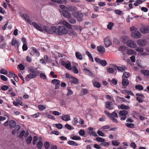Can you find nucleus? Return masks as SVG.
Returning a JSON list of instances; mask_svg holds the SVG:
<instances>
[{
    "label": "nucleus",
    "mask_w": 149,
    "mask_h": 149,
    "mask_svg": "<svg viewBox=\"0 0 149 149\" xmlns=\"http://www.w3.org/2000/svg\"><path fill=\"white\" fill-rule=\"evenodd\" d=\"M56 24L57 25L61 24L63 26H59L58 27V31L57 34L59 35H66L68 33V30L65 27L68 29H71L72 28V26L68 22L64 20H60L58 21Z\"/></svg>",
    "instance_id": "nucleus-1"
},
{
    "label": "nucleus",
    "mask_w": 149,
    "mask_h": 149,
    "mask_svg": "<svg viewBox=\"0 0 149 149\" xmlns=\"http://www.w3.org/2000/svg\"><path fill=\"white\" fill-rule=\"evenodd\" d=\"M131 31H132L131 36L135 38H141L142 35L137 30V29L134 26H132L130 28Z\"/></svg>",
    "instance_id": "nucleus-2"
},
{
    "label": "nucleus",
    "mask_w": 149,
    "mask_h": 149,
    "mask_svg": "<svg viewBox=\"0 0 149 149\" xmlns=\"http://www.w3.org/2000/svg\"><path fill=\"white\" fill-rule=\"evenodd\" d=\"M104 112L111 120L116 123H118L117 120L114 117L118 118V115L116 113L113 112L111 113H110L109 112L106 110L104 111Z\"/></svg>",
    "instance_id": "nucleus-3"
},
{
    "label": "nucleus",
    "mask_w": 149,
    "mask_h": 149,
    "mask_svg": "<svg viewBox=\"0 0 149 149\" xmlns=\"http://www.w3.org/2000/svg\"><path fill=\"white\" fill-rule=\"evenodd\" d=\"M72 16L77 18L79 21H81L82 20V18L83 17V14L79 11H75L72 13Z\"/></svg>",
    "instance_id": "nucleus-4"
},
{
    "label": "nucleus",
    "mask_w": 149,
    "mask_h": 149,
    "mask_svg": "<svg viewBox=\"0 0 149 149\" xmlns=\"http://www.w3.org/2000/svg\"><path fill=\"white\" fill-rule=\"evenodd\" d=\"M139 31L141 33L146 34L149 32V29L147 26L143 24H141L139 28Z\"/></svg>",
    "instance_id": "nucleus-5"
},
{
    "label": "nucleus",
    "mask_w": 149,
    "mask_h": 149,
    "mask_svg": "<svg viewBox=\"0 0 149 149\" xmlns=\"http://www.w3.org/2000/svg\"><path fill=\"white\" fill-rule=\"evenodd\" d=\"M37 68H35L31 66L29 67L28 70L30 72L32 73V74L36 75V76H37L38 75L40 71L39 70H37Z\"/></svg>",
    "instance_id": "nucleus-6"
},
{
    "label": "nucleus",
    "mask_w": 149,
    "mask_h": 149,
    "mask_svg": "<svg viewBox=\"0 0 149 149\" xmlns=\"http://www.w3.org/2000/svg\"><path fill=\"white\" fill-rule=\"evenodd\" d=\"M95 59L96 62L100 64L103 66H105L107 64V62L105 60H102L97 57H96Z\"/></svg>",
    "instance_id": "nucleus-7"
},
{
    "label": "nucleus",
    "mask_w": 149,
    "mask_h": 149,
    "mask_svg": "<svg viewBox=\"0 0 149 149\" xmlns=\"http://www.w3.org/2000/svg\"><path fill=\"white\" fill-rule=\"evenodd\" d=\"M126 45L131 48H135L136 47V45L134 42L132 40H129L126 42Z\"/></svg>",
    "instance_id": "nucleus-8"
},
{
    "label": "nucleus",
    "mask_w": 149,
    "mask_h": 149,
    "mask_svg": "<svg viewBox=\"0 0 149 149\" xmlns=\"http://www.w3.org/2000/svg\"><path fill=\"white\" fill-rule=\"evenodd\" d=\"M104 44L107 47H108L111 44V41L109 37L105 38L104 39Z\"/></svg>",
    "instance_id": "nucleus-9"
},
{
    "label": "nucleus",
    "mask_w": 149,
    "mask_h": 149,
    "mask_svg": "<svg viewBox=\"0 0 149 149\" xmlns=\"http://www.w3.org/2000/svg\"><path fill=\"white\" fill-rule=\"evenodd\" d=\"M31 25H32L35 29L39 31H43V29L41 26L38 24L36 22H32Z\"/></svg>",
    "instance_id": "nucleus-10"
},
{
    "label": "nucleus",
    "mask_w": 149,
    "mask_h": 149,
    "mask_svg": "<svg viewBox=\"0 0 149 149\" xmlns=\"http://www.w3.org/2000/svg\"><path fill=\"white\" fill-rule=\"evenodd\" d=\"M128 114L127 111L125 110H123L120 111L119 112V115L122 116V117L121 119L125 120L127 118L126 115Z\"/></svg>",
    "instance_id": "nucleus-11"
},
{
    "label": "nucleus",
    "mask_w": 149,
    "mask_h": 149,
    "mask_svg": "<svg viewBox=\"0 0 149 149\" xmlns=\"http://www.w3.org/2000/svg\"><path fill=\"white\" fill-rule=\"evenodd\" d=\"M97 48L98 52L100 54H103L105 52V48L102 46H99Z\"/></svg>",
    "instance_id": "nucleus-12"
},
{
    "label": "nucleus",
    "mask_w": 149,
    "mask_h": 149,
    "mask_svg": "<svg viewBox=\"0 0 149 149\" xmlns=\"http://www.w3.org/2000/svg\"><path fill=\"white\" fill-rule=\"evenodd\" d=\"M105 107L107 109L111 110L113 109V104L112 102H105Z\"/></svg>",
    "instance_id": "nucleus-13"
},
{
    "label": "nucleus",
    "mask_w": 149,
    "mask_h": 149,
    "mask_svg": "<svg viewBox=\"0 0 149 149\" xmlns=\"http://www.w3.org/2000/svg\"><path fill=\"white\" fill-rule=\"evenodd\" d=\"M61 64L63 65L67 69L70 70L72 69L71 64L69 62H65L63 61L61 62Z\"/></svg>",
    "instance_id": "nucleus-14"
},
{
    "label": "nucleus",
    "mask_w": 149,
    "mask_h": 149,
    "mask_svg": "<svg viewBox=\"0 0 149 149\" xmlns=\"http://www.w3.org/2000/svg\"><path fill=\"white\" fill-rule=\"evenodd\" d=\"M137 43L139 46L141 47L145 46L147 44V42L144 40H138L137 41Z\"/></svg>",
    "instance_id": "nucleus-15"
},
{
    "label": "nucleus",
    "mask_w": 149,
    "mask_h": 149,
    "mask_svg": "<svg viewBox=\"0 0 149 149\" xmlns=\"http://www.w3.org/2000/svg\"><path fill=\"white\" fill-rule=\"evenodd\" d=\"M136 95L137 96L136 97L137 100L139 102H142L143 99L144 98V95L141 93H137Z\"/></svg>",
    "instance_id": "nucleus-16"
},
{
    "label": "nucleus",
    "mask_w": 149,
    "mask_h": 149,
    "mask_svg": "<svg viewBox=\"0 0 149 149\" xmlns=\"http://www.w3.org/2000/svg\"><path fill=\"white\" fill-rule=\"evenodd\" d=\"M29 134V133L27 131L22 130L20 133L19 137L20 138L24 136L26 137Z\"/></svg>",
    "instance_id": "nucleus-17"
},
{
    "label": "nucleus",
    "mask_w": 149,
    "mask_h": 149,
    "mask_svg": "<svg viewBox=\"0 0 149 149\" xmlns=\"http://www.w3.org/2000/svg\"><path fill=\"white\" fill-rule=\"evenodd\" d=\"M67 9L70 11H76L77 10V7L73 5H68L67 6Z\"/></svg>",
    "instance_id": "nucleus-18"
},
{
    "label": "nucleus",
    "mask_w": 149,
    "mask_h": 149,
    "mask_svg": "<svg viewBox=\"0 0 149 149\" xmlns=\"http://www.w3.org/2000/svg\"><path fill=\"white\" fill-rule=\"evenodd\" d=\"M20 127L19 125H16L15 126V129L12 132L13 134H15V133H17L20 131Z\"/></svg>",
    "instance_id": "nucleus-19"
},
{
    "label": "nucleus",
    "mask_w": 149,
    "mask_h": 149,
    "mask_svg": "<svg viewBox=\"0 0 149 149\" xmlns=\"http://www.w3.org/2000/svg\"><path fill=\"white\" fill-rule=\"evenodd\" d=\"M129 40V37L125 36H121L120 38V40L124 43H126V42Z\"/></svg>",
    "instance_id": "nucleus-20"
},
{
    "label": "nucleus",
    "mask_w": 149,
    "mask_h": 149,
    "mask_svg": "<svg viewBox=\"0 0 149 149\" xmlns=\"http://www.w3.org/2000/svg\"><path fill=\"white\" fill-rule=\"evenodd\" d=\"M115 69L116 70H117L119 72H123L126 69V68L124 66H123L122 67L119 66H116L115 67Z\"/></svg>",
    "instance_id": "nucleus-21"
},
{
    "label": "nucleus",
    "mask_w": 149,
    "mask_h": 149,
    "mask_svg": "<svg viewBox=\"0 0 149 149\" xmlns=\"http://www.w3.org/2000/svg\"><path fill=\"white\" fill-rule=\"evenodd\" d=\"M22 17L26 20V21L30 24H31L32 21L30 20L29 17L26 14L22 15Z\"/></svg>",
    "instance_id": "nucleus-22"
},
{
    "label": "nucleus",
    "mask_w": 149,
    "mask_h": 149,
    "mask_svg": "<svg viewBox=\"0 0 149 149\" xmlns=\"http://www.w3.org/2000/svg\"><path fill=\"white\" fill-rule=\"evenodd\" d=\"M36 75H34L32 74H28L25 77V79L27 81H28L31 79L33 78H36Z\"/></svg>",
    "instance_id": "nucleus-23"
},
{
    "label": "nucleus",
    "mask_w": 149,
    "mask_h": 149,
    "mask_svg": "<svg viewBox=\"0 0 149 149\" xmlns=\"http://www.w3.org/2000/svg\"><path fill=\"white\" fill-rule=\"evenodd\" d=\"M68 35L71 36H76L77 35V34L75 31L73 30H68Z\"/></svg>",
    "instance_id": "nucleus-24"
},
{
    "label": "nucleus",
    "mask_w": 149,
    "mask_h": 149,
    "mask_svg": "<svg viewBox=\"0 0 149 149\" xmlns=\"http://www.w3.org/2000/svg\"><path fill=\"white\" fill-rule=\"evenodd\" d=\"M122 84L124 86H127L129 84L127 78L126 77L125 78L122 77Z\"/></svg>",
    "instance_id": "nucleus-25"
},
{
    "label": "nucleus",
    "mask_w": 149,
    "mask_h": 149,
    "mask_svg": "<svg viewBox=\"0 0 149 149\" xmlns=\"http://www.w3.org/2000/svg\"><path fill=\"white\" fill-rule=\"evenodd\" d=\"M63 15L65 17L68 19L72 17L71 14L67 11H64L63 13Z\"/></svg>",
    "instance_id": "nucleus-26"
},
{
    "label": "nucleus",
    "mask_w": 149,
    "mask_h": 149,
    "mask_svg": "<svg viewBox=\"0 0 149 149\" xmlns=\"http://www.w3.org/2000/svg\"><path fill=\"white\" fill-rule=\"evenodd\" d=\"M61 119L64 121H67L70 120V117L68 114L64 115L61 118Z\"/></svg>",
    "instance_id": "nucleus-27"
},
{
    "label": "nucleus",
    "mask_w": 149,
    "mask_h": 149,
    "mask_svg": "<svg viewBox=\"0 0 149 149\" xmlns=\"http://www.w3.org/2000/svg\"><path fill=\"white\" fill-rule=\"evenodd\" d=\"M50 31H51V33L50 34H53V33H55L57 34V32L58 31V27L57 28L56 27L54 26H52L50 28Z\"/></svg>",
    "instance_id": "nucleus-28"
},
{
    "label": "nucleus",
    "mask_w": 149,
    "mask_h": 149,
    "mask_svg": "<svg viewBox=\"0 0 149 149\" xmlns=\"http://www.w3.org/2000/svg\"><path fill=\"white\" fill-rule=\"evenodd\" d=\"M16 125V122L13 120H11L9 122V125L10 128H13Z\"/></svg>",
    "instance_id": "nucleus-29"
},
{
    "label": "nucleus",
    "mask_w": 149,
    "mask_h": 149,
    "mask_svg": "<svg viewBox=\"0 0 149 149\" xmlns=\"http://www.w3.org/2000/svg\"><path fill=\"white\" fill-rule=\"evenodd\" d=\"M71 82L72 83H74L75 84H77L78 83V79L75 77H70Z\"/></svg>",
    "instance_id": "nucleus-30"
},
{
    "label": "nucleus",
    "mask_w": 149,
    "mask_h": 149,
    "mask_svg": "<svg viewBox=\"0 0 149 149\" xmlns=\"http://www.w3.org/2000/svg\"><path fill=\"white\" fill-rule=\"evenodd\" d=\"M39 141L38 143L37 147L38 148H41L43 145L42 143V142L41 139L40 137L39 138Z\"/></svg>",
    "instance_id": "nucleus-31"
},
{
    "label": "nucleus",
    "mask_w": 149,
    "mask_h": 149,
    "mask_svg": "<svg viewBox=\"0 0 149 149\" xmlns=\"http://www.w3.org/2000/svg\"><path fill=\"white\" fill-rule=\"evenodd\" d=\"M43 29V30H45V31L48 33L50 34V33H51V31H50V28L46 26H44Z\"/></svg>",
    "instance_id": "nucleus-32"
},
{
    "label": "nucleus",
    "mask_w": 149,
    "mask_h": 149,
    "mask_svg": "<svg viewBox=\"0 0 149 149\" xmlns=\"http://www.w3.org/2000/svg\"><path fill=\"white\" fill-rule=\"evenodd\" d=\"M68 22L71 24H74L76 22V21L75 19L71 17L70 18H68Z\"/></svg>",
    "instance_id": "nucleus-33"
},
{
    "label": "nucleus",
    "mask_w": 149,
    "mask_h": 149,
    "mask_svg": "<svg viewBox=\"0 0 149 149\" xmlns=\"http://www.w3.org/2000/svg\"><path fill=\"white\" fill-rule=\"evenodd\" d=\"M32 140V137L31 136H30L26 138V140L27 144H30L31 141Z\"/></svg>",
    "instance_id": "nucleus-34"
},
{
    "label": "nucleus",
    "mask_w": 149,
    "mask_h": 149,
    "mask_svg": "<svg viewBox=\"0 0 149 149\" xmlns=\"http://www.w3.org/2000/svg\"><path fill=\"white\" fill-rule=\"evenodd\" d=\"M68 143L69 144L73 146H77L78 145L77 143L72 141H68Z\"/></svg>",
    "instance_id": "nucleus-35"
},
{
    "label": "nucleus",
    "mask_w": 149,
    "mask_h": 149,
    "mask_svg": "<svg viewBox=\"0 0 149 149\" xmlns=\"http://www.w3.org/2000/svg\"><path fill=\"white\" fill-rule=\"evenodd\" d=\"M51 83L55 85L59 84L60 83V81L57 79H54L51 81Z\"/></svg>",
    "instance_id": "nucleus-36"
},
{
    "label": "nucleus",
    "mask_w": 149,
    "mask_h": 149,
    "mask_svg": "<svg viewBox=\"0 0 149 149\" xmlns=\"http://www.w3.org/2000/svg\"><path fill=\"white\" fill-rule=\"evenodd\" d=\"M114 26V23L112 22H110L108 25H107V28L109 30H111L112 27Z\"/></svg>",
    "instance_id": "nucleus-37"
},
{
    "label": "nucleus",
    "mask_w": 149,
    "mask_h": 149,
    "mask_svg": "<svg viewBox=\"0 0 149 149\" xmlns=\"http://www.w3.org/2000/svg\"><path fill=\"white\" fill-rule=\"evenodd\" d=\"M75 55L77 58L80 60H81L82 59V55L80 53L77 52L75 53Z\"/></svg>",
    "instance_id": "nucleus-38"
},
{
    "label": "nucleus",
    "mask_w": 149,
    "mask_h": 149,
    "mask_svg": "<svg viewBox=\"0 0 149 149\" xmlns=\"http://www.w3.org/2000/svg\"><path fill=\"white\" fill-rule=\"evenodd\" d=\"M79 119L77 118H75L72 120V123L74 125H77L79 122Z\"/></svg>",
    "instance_id": "nucleus-39"
},
{
    "label": "nucleus",
    "mask_w": 149,
    "mask_h": 149,
    "mask_svg": "<svg viewBox=\"0 0 149 149\" xmlns=\"http://www.w3.org/2000/svg\"><path fill=\"white\" fill-rule=\"evenodd\" d=\"M96 140L97 141L103 143V142H104L105 141V140L104 139L100 137H96Z\"/></svg>",
    "instance_id": "nucleus-40"
},
{
    "label": "nucleus",
    "mask_w": 149,
    "mask_h": 149,
    "mask_svg": "<svg viewBox=\"0 0 149 149\" xmlns=\"http://www.w3.org/2000/svg\"><path fill=\"white\" fill-rule=\"evenodd\" d=\"M130 77V74L129 72H124L123 74L122 77L123 78H127Z\"/></svg>",
    "instance_id": "nucleus-41"
},
{
    "label": "nucleus",
    "mask_w": 149,
    "mask_h": 149,
    "mask_svg": "<svg viewBox=\"0 0 149 149\" xmlns=\"http://www.w3.org/2000/svg\"><path fill=\"white\" fill-rule=\"evenodd\" d=\"M127 53L128 54L131 55L132 54H135L136 53L132 49H130L127 52Z\"/></svg>",
    "instance_id": "nucleus-42"
},
{
    "label": "nucleus",
    "mask_w": 149,
    "mask_h": 149,
    "mask_svg": "<svg viewBox=\"0 0 149 149\" xmlns=\"http://www.w3.org/2000/svg\"><path fill=\"white\" fill-rule=\"evenodd\" d=\"M142 73L145 75H149V70H143L141 71Z\"/></svg>",
    "instance_id": "nucleus-43"
},
{
    "label": "nucleus",
    "mask_w": 149,
    "mask_h": 149,
    "mask_svg": "<svg viewBox=\"0 0 149 149\" xmlns=\"http://www.w3.org/2000/svg\"><path fill=\"white\" fill-rule=\"evenodd\" d=\"M120 108L122 109L127 110L129 109L130 107L126 105H125L123 104H122L120 105Z\"/></svg>",
    "instance_id": "nucleus-44"
},
{
    "label": "nucleus",
    "mask_w": 149,
    "mask_h": 149,
    "mask_svg": "<svg viewBox=\"0 0 149 149\" xmlns=\"http://www.w3.org/2000/svg\"><path fill=\"white\" fill-rule=\"evenodd\" d=\"M73 27L74 29L79 30V32H80L82 30L81 28L79 26L74 25Z\"/></svg>",
    "instance_id": "nucleus-45"
},
{
    "label": "nucleus",
    "mask_w": 149,
    "mask_h": 149,
    "mask_svg": "<svg viewBox=\"0 0 149 149\" xmlns=\"http://www.w3.org/2000/svg\"><path fill=\"white\" fill-rule=\"evenodd\" d=\"M0 73L1 74L6 75L8 73V72L5 69H2L0 70Z\"/></svg>",
    "instance_id": "nucleus-46"
},
{
    "label": "nucleus",
    "mask_w": 149,
    "mask_h": 149,
    "mask_svg": "<svg viewBox=\"0 0 149 149\" xmlns=\"http://www.w3.org/2000/svg\"><path fill=\"white\" fill-rule=\"evenodd\" d=\"M109 145V143L108 142H103V143H100V145L103 146L105 147H107Z\"/></svg>",
    "instance_id": "nucleus-47"
},
{
    "label": "nucleus",
    "mask_w": 149,
    "mask_h": 149,
    "mask_svg": "<svg viewBox=\"0 0 149 149\" xmlns=\"http://www.w3.org/2000/svg\"><path fill=\"white\" fill-rule=\"evenodd\" d=\"M135 50L139 52H142L143 51V49L141 47H137Z\"/></svg>",
    "instance_id": "nucleus-48"
},
{
    "label": "nucleus",
    "mask_w": 149,
    "mask_h": 149,
    "mask_svg": "<svg viewBox=\"0 0 149 149\" xmlns=\"http://www.w3.org/2000/svg\"><path fill=\"white\" fill-rule=\"evenodd\" d=\"M71 138L74 140H79L80 139L81 137L79 136H74L71 137Z\"/></svg>",
    "instance_id": "nucleus-49"
},
{
    "label": "nucleus",
    "mask_w": 149,
    "mask_h": 149,
    "mask_svg": "<svg viewBox=\"0 0 149 149\" xmlns=\"http://www.w3.org/2000/svg\"><path fill=\"white\" fill-rule=\"evenodd\" d=\"M83 95H85L87 94L88 93V90L85 88H83L82 89L81 91Z\"/></svg>",
    "instance_id": "nucleus-50"
},
{
    "label": "nucleus",
    "mask_w": 149,
    "mask_h": 149,
    "mask_svg": "<svg viewBox=\"0 0 149 149\" xmlns=\"http://www.w3.org/2000/svg\"><path fill=\"white\" fill-rule=\"evenodd\" d=\"M38 108L39 110L42 111L43 110L45 109L46 107L43 105H40L38 106Z\"/></svg>",
    "instance_id": "nucleus-51"
},
{
    "label": "nucleus",
    "mask_w": 149,
    "mask_h": 149,
    "mask_svg": "<svg viewBox=\"0 0 149 149\" xmlns=\"http://www.w3.org/2000/svg\"><path fill=\"white\" fill-rule=\"evenodd\" d=\"M40 77L41 78L44 79H47V77L45 74L43 73H41L40 74Z\"/></svg>",
    "instance_id": "nucleus-52"
},
{
    "label": "nucleus",
    "mask_w": 149,
    "mask_h": 149,
    "mask_svg": "<svg viewBox=\"0 0 149 149\" xmlns=\"http://www.w3.org/2000/svg\"><path fill=\"white\" fill-rule=\"evenodd\" d=\"M126 125L129 128H133L134 127V124L132 123H126Z\"/></svg>",
    "instance_id": "nucleus-53"
},
{
    "label": "nucleus",
    "mask_w": 149,
    "mask_h": 149,
    "mask_svg": "<svg viewBox=\"0 0 149 149\" xmlns=\"http://www.w3.org/2000/svg\"><path fill=\"white\" fill-rule=\"evenodd\" d=\"M135 88L139 90H142L143 89L142 86L140 85H137L135 86Z\"/></svg>",
    "instance_id": "nucleus-54"
},
{
    "label": "nucleus",
    "mask_w": 149,
    "mask_h": 149,
    "mask_svg": "<svg viewBox=\"0 0 149 149\" xmlns=\"http://www.w3.org/2000/svg\"><path fill=\"white\" fill-rule=\"evenodd\" d=\"M68 92L66 94L67 96H69L71 95L73 93L72 91L69 88H68Z\"/></svg>",
    "instance_id": "nucleus-55"
},
{
    "label": "nucleus",
    "mask_w": 149,
    "mask_h": 149,
    "mask_svg": "<svg viewBox=\"0 0 149 149\" xmlns=\"http://www.w3.org/2000/svg\"><path fill=\"white\" fill-rule=\"evenodd\" d=\"M97 133L98 134L101 136H104L105 135L104 133H103L101 131L98 130Z\"/></svg>",
    "instance_id": "nucleus-56"
},
{
    "label": "nucleus",
    "mask_w": 149,
    "mask_h": 149,
    "mask_svg": "<svg viewBox=\"0 0 149 149\" xmlns=\"http://www.w3.org/2000/svg\"><path fill=\"white\" fill-rule=\"evenodd\" d=\"M142 2V0H138L136 1V2L134 3V5L135 6H138V5Z\"/></svg>",
    "instance_id": "nucleus-57"
},
{
    "label": "nucleus",
    "mask_w": 149,
    "mask_h": 149,
    "mask_svg": "<svg viewBox=\"0 0 149 149\" xmlns=\"http://www.w3.org/2000/svg\"><path fill=\"white\" fill-rule=\"evenodd\" d=\"M59 129H61L62 128L63 125L60 123L57 124L55 125Z\"/></svg>",
    "instance_id": "nucleus-58"
},
{
    "label": "nucleus",
    "mask_w": 149,
    "mask_h": 149,
    "mask_svg": "<svg viewBox=\"0 0 149 149\" xmlns=\"http://www.w3.org/2000/svg\"><path fill=\"white\" fill-rule=\"evenodd\" d=\"M107 72L110 73H112L114 72L113 69L111 68H109L107 69Z\"/></svg>",
    "instance_id": "nucleus-59"
},
{
    "label": "nucleus",
    "mask_w": 149,
    "mask_h": 149,
    "mask_svg": "<svg viewBox=\"0 0 149 149\" xmlns=\"http://www.w3.org/2000/svg\"><path fill=\"white\" fill-rule=\"evenodd\" d=\"M93 86L97 88H99L100 87V84L99 83L97 82H95L93 83Z\"/></svg>",
    "instance_id": "nucleus-60"
},
{
    "label": "nucleus",
    "mask_w": 149,
    "mask_h": 149,
    "mask_svg": "<svg viewBox=\"0 0 149 149\" xmlns=\"http://www.w3.org/2000/svg\"><path fill=\"white\" fill-rule=\"evenodd\" d=\"M72 70L73 72L75 74H77L78 72L77 69L75 66L73 67Z\"/></svg>",
    "instance_id": "nucleus-61"
},
{
    "label": "nucleus",
    "mask_w": 149,
    "mask_h": 149,
    "mask_svg": "<svg viewBox=\"0 0 149 149\" xmlns=\"http://www.w3.org/2000/svg\"><path fill=\"white\" fill-rule=\"evenodd\" d=\"M114 12L116 14L119 15H121V14L122 13V11L119 10H114Z\"/></svg>",
    "instance_id": "nucleus-62"
},
{
    "label": "nucleus",
    "mask_w": 149,
    "mask_h": 149,
    "mask_svg": "<svg viewBox=\"0 0 149 149\" xmlns=\"http://www.w3.org/2000/svg\"><path fill=\"white\" fill-rule=\"evenodd\" d=\"M126 49V47L123 46H120L119 48V50L120 51H123Z\"/></svg>",
    "instance_id": "nucleus-63"
},
{
    "label": "nucleus",
    "mask_w": 149,
    "mask_h": 149,
    "mask_svg": "<svg viewBox=\"0 0 149 149\" xmlns=\"http://www.w3.org/2000/svg\"><path fill=\"white\" fill-rule=\"evenodd\" d=\"M112 144L113 145L116 146L120 144V142H118L116 141H113L112 142Z\"/></svg>",
    "instance_id": "nucleus-64"
}]
</instances>
